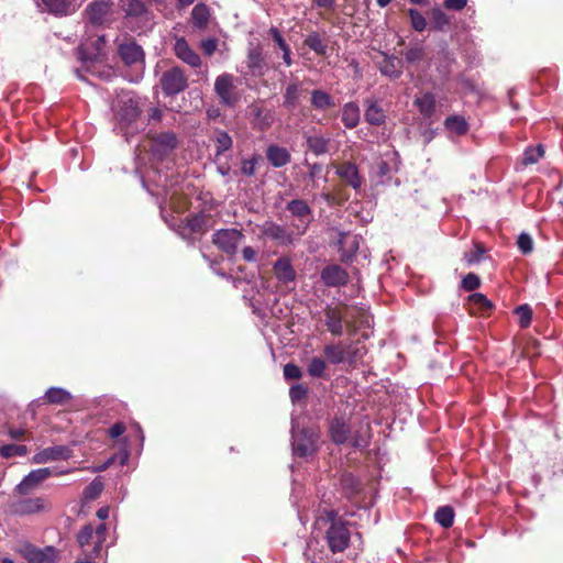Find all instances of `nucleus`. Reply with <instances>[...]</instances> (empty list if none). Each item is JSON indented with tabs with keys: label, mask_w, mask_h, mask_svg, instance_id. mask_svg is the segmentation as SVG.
Returning <instances> with one entry per match:
<instances>
[{
	"label": "nucleus",
	"mask_w": 563,
	"mask_h": 563,
	"mask_svg": "<svg viewBox=\"0 0 563 563\" xmlns=\"http://www.w3.org/2000/svg\"><path fill=\"white\" fill-rule=\"evenodd\" d=\"M408 14L410 16L411 26L416 31L422 32L427 26L424 16L416 9H409Z\"/></svg>",
	"instance_id": "nucleus-44"
},
{
	"label": "nucleus",
	"mask_w": 563,
	"mask_h": 563,
	"mask_svg": "<svg viewBox=\"0 0 563 563\" xmlns=\"http://www.w3.org/2000/svg\"><path fill=\"white\" fill-rule=\"evenodd\" d=\"M163 91L170 96L177 95L187 88V77L180 67H173L163 73L161 78Z\"/></svg>",
	"instance_id": "nucleus-3"
},
{
	"label": "nucleus",
	"mask_w": 563,
	"mask_h": 563,
	"mask_svg": "<svg viewBox=\"0 0 563 563\" xmlns=\"http://www.w3.org/2000/svg\"><path fill=\"white\" fill-rule=\"evenodd\" d=\"M330 433L333 442L342 444L346 442L350 434V429L344 421L335 419L331 423Z\"/></svg>",
	"instance_id": "nucleus-31"
},
{
	"label": "nucleus",
	"mask_w": 563,
	"mask_h": 563,
	"mask_svg": "<svg viewBox=\"0 0 563 563\" xmlns=\"http://www.w3.org/2000/svg\"><path fill=\"white\" fill-rule=\"evenodd\" d=\"M330 520L331 525L325 536L328 547L333 553L342 552L349 547L350 531L343 523L333 521L332 518Z\"/></svg>",
	"instance_id": "nucleus-2"
},
{
	"label": "nucleus",
	"mask_w": 563,
	"mask_h": 563,
	"mask_svg": "<svg viewBox=\"0 0 563 563\" xmlns=\"http://www.w3.org/2000/svg\"><path fill=\"white\" fill-rule=\"evenodd\" d=\"M260 158L257 156H253L250 159H243L241 165V173L245 176H253L256 172V165Z\"/></svg>",
	"instance_id": "nucleus-55"
},
{
	"label": "nucleus",
	"mask_w": 563,
	"mask_h": 563,
	"mask_svg": "<svg viewBox=\"0 0 563 563\" xmlns=\"http://www.w3.org/2000/svg\"><path fill=\"white\" fill-rule=\"evenodd\" d=\"M45 399L48 404L65 405L71 399V395L66 389L51 387L45 394Z\"/></svg>",
	"instance_id": "nucleus-34"
},
{
	"label": "nucleus",
	"mask_w": 563,
	"mask_h": 563,
	"mask_svg": "<svg viewBox=\"0 0 563 563\" xmlns=\"http://www.w3.org/2000/svg\"><path fill=\"white\" fill-rule=\"evenodd\" d=\"M112 3L109 1H96L88 5L87 15L93 24H101L111 13Z\"/></svg>",
	"instance_id": "nucleus-20"
},
{
	"label": "nucleus",
	"mask_w": 563,
	"mask_h": 563,
	"mask_svg": "<svg viewBox=\"0 0 563 563\" xmlns=\"http://www.w3.org/2000/svg\"><path fill=\"white\" fill-rule=\"evenodd\" d=\"M42 3L48 12L57 15L66 14L69 7L67 0H42Z\"/></svg>",
	"instance_id": "nucleus-40"
},
{
	"label": "nucleus",
	"mask_w": 563,
	"mask_h": 563,
	"mask_svg": "<svg viewBox=\"0 0 563 563\" xmlns=\"http://www.w3.org/2000/svg\"><path fill=\"white\" fill-rule=\"evenodd\" d=\"M517 245H518V249L523 253V254H529L532 252L533 250V241H532V238L527 234V233H521L519 236H518V240H517Z\"/></svg>",
	"instance_id": "nucleus-54"
},
{
	"label": "nucleus",
	"mask_w": 563,
	"mask_h": 563,
	"mask_svg": "<svg viewBox=\"0 0 563 563\" xmlns=\"http://www.w3.org/2000/svg\"><path fill=\"white\" fill-rule=\"evenodd\" d=\"M175 55L185 64L192 68H199L201 66V58L199 54L194 51L185 37H176L174 44Z\"/></svg>",
	"instance_id": "nucleus-9"
},
{
	"label": "nucleus",
	"mask_w": 563,
	"mask_h": 563,
	"mask_svg": "<svg viewBox=\"0 0 563 563\" xmlns=\"http://www.w3.org/2000/svg\"><path fill=\"white\" fill-rule=\"evenodd\" d=\"M71 456V450L64 445L46 448L33 456V462L44 464L58 460H68Z\"/></svg>",
	"instance_id": "nucleus-14"
},
{
	"label": "nucleus",
	"mask_w": 563,
	"mask_h": 563,
	"mask_svg": "<svg viewBox=\"0 0 563 563\" xmlns=\"http://www.w3.org/2000/svg\"><path fill=\"white\" fill-rule=\"evenodd\" d=\"M544 154V150L542 145H538L537 147H528L523 153L522 163L525 165H531L537 163Z\"/></svg>",
	"instance_id": "nucleus-41"
},
{
	"label": "nucleus",
	"mask_w": 563,
	"mask_h": 563,
	"mask_svg": "<svg viewBox=\"0 0 563 563\" xmlns=\"http://www.w3.org/2000/svg\"><path fill=\"white\" fill-rule=\"evenodd\" d=\"M187 225L194 233H201L206 230L207 219L203 214H195L187 219Z\"/></svg>",
	"instance_id": "nucleus-43"
},
{
	"label": "nucleus",
	"mask_w": 563,
	"mask_h": 563,
	"mask_svg": "<svg viewBox=\"0 0 563 563\" xmlns=\"http://www.w3.org/2000/svg\"><path fill=\"white\" fill-rule=\"evenodd\" d=\"M268 34L272 36V38L276 42V44L278 45L279 49L283 51V59H284V63L287 65V66H291L292 64V59H291V52H290V47L289 45L286 43V41L284 40V37L282 36L280 32L278 31V29L272 26L268 31Z\"/></svg>",
	"instance_id": "nucleus-32"
},
{
	"label": "nucleus",
	"mask_w": 563,
	"mask_h": 563,
	"mask_svg": "<svg viewBox=\"0 0 563 563\" xmlns=\"http://www.w3.org/2000/svg\"><path fill=\"white\" fill-rule=\"evenodd\" d=\"M338 176L354 189L361 188L363 179L358 174V169L353 163H343L336 167Z\"/></svg>",
	"instance_id": "nucleus-17"
},
{
	"label": "nucleus",
	"mask_w": 563,
	"mask_h": 563,
	"mask_svg": "<svg viewBox=\"0 0 563 563\" xmlns=\"http://www.w3.org/2000/svg\"><path fill=\"white\" fill-rule=\"evenodd\" d=\"M104 536H106V525L101 523L96 528V530H93V537H95L93 553L96 555H98L101 550V547L106 539Z\"/></svg>",
	"instance_id": "nucleus-52"
},
{
	"label": "nucleus",
	"mask_w": 563,
	"mask_h": 563,
	"mask_svg": "<svg viewBox=\"0 0 563 563\" xmlns=\"http://www.w3.org/2000/svg\"><path fill=\"white\" fill-rule=\"evenodd\" d=\"M301 87L297 82L289 84L284 93V107L294 110L300 100Z\"/></svg>",
	"instance_id": "nucleus-30"
},
{
	"label": "nucleus",
	"mask_w": 563,
	"mask_h": 563,
	"mask_svg": "<svg viewBox=\"0 0 563 563\" xmlns=\"http://www.w3.org/2000/svg\"><path fill=\"white\" fill-rule=\"evenodd\" d=\"M176 145V135L172 132H164L153 139L152 150L155 155L163 157L169 154Z\"/></svg>",
	"instance_id": "nucleus-16"
},
{
	"label": "nucleus",
	"mask_w": 563,
	"mask_h": 563,
	"mask_svg": "<svg viewBox=\"0 0 563 563\" xmlns=\"http://www.w3.org/2000/svg\"><path fill=\"white\" fill-rule=\"evenodd\" d=\"M399 63L396 57L385 56L384 62L379 66L380 73L390 78H398L401 74Z\"/></svg>",
	"instance_id": "nucleus-38"
},
{
	"label": "nucleus",
	"mask_w": 563,
	"mask_h": 563,
	"mask_svg": "<svg viewBox=\"0 0 563 563\" xmlns=\"http://www.w3.org/2000/svg\"><path fill=\"white\" fill-rule=\"evenodd\" d=\"M324 322L329 332L340 336L343 334V313L338 308L328 307L324 310Z\"/></svg>",
	"instance_id": "nucleus-21"
},
{
	"label": "nucleus",
	"mask_w": 563,
	"mask_h": 563,
	"mask_svg": "<svg viewBox=\"0 0 563 563\" xmlns=\"http://www.w3.org/2000/svg\"><path fill=\"white\" fill-rule=\"evenodd\" d=\"M339 246L343 257H351L360 247V236L352 233H340Z\"/></svg>",
	"instance_id": "nucleus-23"
},
{
	"label": "nucleus",
	"mask_w": 563,
	"mask_h": 563,
	"mask_svg": "<svg viewBox=\"0 0 563 563\" xmlns=\"http://www.w3.org/2000/svg\"><path fill=\"white\" fill-rule=\"evenodd\" d=\"M104 37L103 36H98L95 41V46H96V53H89L86 58L88 59H93V58H97L99 55H101V49H102V46L104 45Z\"/></svg>",
	"instance_id": "nucleus-63"
},
{
	"label": "nucleus",
	"mask_w": 563,
	"mask_h": 563,
	"mask_svg": "<svg viewBox=\"0 0 563 563\" xmlns=\"http://www.w3.org/2000/svg\"><path fill=\"white\" fill-rule=\"evenodd\" d=\"M214 91L221 103L233 107L238 101L235 93L234 77L231 74H222L216 78Z\"/></svg>",
	"instance_id": "nucleus-6"
},
{
	"label": "nucleus",
	"mask_w": 563,
	"mask_h": 563,
	"mask_svg": "<svg viewBox=\"0 0 563 563\" xmlns=\"http://www.w3.org/2000/svg\"><path fill=\"white\" fill-rule=\"evenodd\" d=\"M423 54V48L417 46L408 49L405 54V57L409 63H416L422 59Z\"/></svg>",
	"instance_id": "nucleus-60"
},
{
	"label": "nucleus",
	"mask_w": 563,
	"mask_h": 563,
	"mask_svg": "<svg viewBox=\"0 0 563 563\" xmlns=\"http://www.w3.org/2000/svg\"><path fill=\"white\" fill-rule=\"evenodd\" d=\"M361 111L355 102H347L342 108L341 120L346 129H354L360 123Z\"/></svg>",
	"instance_id": "nucleus-24"
},
{
	"label": "nucleus",
	"mask_w": 563,
	"mask_h": 563,
	"mask_svg": "<svg viewBox=\"0 0 563 563\" xmlns=\"http://www.w3.org/2000/svg\"><path fill=\"white\" fill-rule=\"evenodd\" d=\"M246 66L253 76L261 77L265 73V58L261 45H250L246 56Z\"/></svg>",
	"instance_id": "nucleus-12"
},
{
	"label": "nucleus",
	"mask_w": 563,
	"mask_h": 563,
	"mask_svg": "<svg viewBox=\"0 0 563 563\" xmlns=\"http://www.w3.org/2000/svg\"><path fill=\"white\" fill-rule=\"evenodd\" d=\"M287 210L303 223L302 230L299 231L297 234L298 236L302 235L306 232L308 223L310 222L311 208L308 206L306 201L295 199L287 205Z\"/></svg>",
	"instance_id": "nucleus-18"
},
{
	"label": "nucleus",
	"mask_w": 563,
	"mask_h": 563,
	"mask_svg": "<svg viewBox=\"0 0 563 563\" xmlns=\"http://www.w3.org/2000/svg\"><path fill=\"white\" fill-rule=\"evenodd\" d=\"M274 275L284 285H287L296 279V271L288 257H279L273 266Z\"/></svg>",
	"instance_id": "nucleus-19"
},
{
	"label": "nucleus",
	"mask_w": 563,
	"mask_h": 563,
	"mask_svg": "<svg viewBox=\"0 0 563 563\" xmlns=\"http://www.w3.org/2000/svg\"><path fill=\"white\" fill-rule=\"evenodd\" d=\"M22 554L30 563H54L57 558L56 550L53 547L38 549L31 544L23 547Z\"/></svg>",
	"instance_id": "nucleus-10"
},
{
	"label": "nucleus",
	"mask_w": 563,
	"mask_h": 563,
	"mask_svg": "<svg viewBox=\"0 0 563 563\" xmlns=\"http://www.w3.org/2000/svg\"><path fill=\"white\" fill-rule=\"evenodd\" d=\"M311 104L318 110H325L334 107V101L329 93L317 89L311 92Z\"/></svg>",
	"instance_id": "nucleus-33"
},
{
	"label": "nucleus",
	"mask_w": 563,
	"mask_h": 563,
	"mask_svg": "<svg viewBox=\"0 0 563 563\" xmlns=\"http://www.w3.org/2000/svg\"><path fill=\"white\" fill-rule=\"evenodd\" d=\"M308 389L301 385L297 384L290 387L289 389V397L292 402H297L301 399H303L307 396Z\"/></svg>",
	"instance_id": "nucleus-58"
},
{
	"label": "nucleus",
	"mask_w": 563,
	"mask_h": 563,
	"mask_svg": "<svg viewBox=\"0 0 563 563\" xmlns=\"http://www.w3.org/2000/svg\"><path fill=\"white\" fill-rule=\"evenodd\" d=\"M210 19V10L203 3H198L191 11V22L196 29L205 30Z\"/></svg>",
	"instance_id": "nucleus-26"
},
{
	"label": "nucleus",
	"mask_w": 563,
	"mask_h": 563,
	"mask_svg": "<svg viewBox=\"0 0 563 563\" xmlns=\"http://www.w3.org/2000/svg\"><path fill=\"white\" fill-rule=\"evenodd\" d=\"M91 540L95 541L93 528L91 525L85 526L77 534V541L81 548L87 545Z\"/></svg>",
	"instance_id": "nucleus-53"
},
{
	"label": "nucleus",
	"mask_w": 563,
	"mask_h": 563,
	"mask_svg": "<svg viewBox=\"0 0 563 563\" xmlns=\"http://www.w3.org/2000/svg\"><path fill=\"white\" fill-rule=\"evenodd\" d=\"M303 43L318 55L324 56L328 52V43L325 38L317 32L309 33Z\"/></svg>",
	"instance_id": "nucleus-29"
},
{
	"label": "nucleus",
	"mask_w": 563,
	"mask_h": 563,
	"mask_svg": "<svg viewBox=\"0 0 563 563\" xmlns=\"http://www.w3.org/2000/svg\"><path fill=\"white\" fill-rule=\"evenodd\" d=\"M125 431V426L121 422H117L114 423L110 429H109V435L113 439H117L119 438L120 435H122Z\"/></svg>",
	"instance_id": "nucleus-64"
},
{
	"label": "nucleus",
	"mask_w": 563,
	"mask_h": 563,
	"mask_svg": "<svg viewBox=\"0 0 563 563\" xmlns=\"http://www.w3.org/2000/svg\"><path fill=\"white\" fill-rule=\"evenodd\" d=\"M242 257L246 262H255L257 258V251L251 246H245L242 250Z\"/></svg>",
	"instance_id": "nucleus-62"
},
{
	"label": "nucleus",
	"mask_w": 563,
	"mask_h": 563,
	"mask_svg": "<svg viewBox=\"0 0 563 563\" xmlns=\"http://www.w3.org/2000/svg\"><path fill=\"white\" fill-rule=\"evenodd\" d=\"M330 140L322 135H312L307 139L309 150L316 155L325 154L329 151Z\"/></svg>",
	"instance_id": "nucleus-37"
},
{
	"label": "nucleus",
	"mask_w": 563,
	"mask_h": 563,
	"mask_svg": "<svg viewBox=\"0 0 563 563\" xmlns=\"http://www.w3.org/2000/svg\"><path fill=\"white\" fill-rule=\"evenodd\" d=\"M52 475V470L48 467L37 468L30 472L21 483L15 487V490L20 495H29L36 489L41 483L47 479Z\"/></svg>",
	"instance_id": "nucleus-8"
},
{
	"label": "nucleus",
	"mask_w": 563,
	"mask_h": 563,
	"mask_svg": "<svg viewBox=\"0 0 563 563\" xmlns=\"http://www.w3.org/2000/svg\"><path fill=\"white\" fill-rule=\"evenodd\" d=\"M415 104L426 119H430L435 111V98L430 92H426L421 97L416 98Z\"/></svg>",
	"instance_id": "nucleus-28"
},
{
	"label": "nucleus",
	"mask_w": 563,
	"mask_h": 563,
	"mask_svg": "<svg viewBox=\"0 0 563 563\" xmlns=\"http://www.w3.org/2000/svg\"><path fill=\"white\" fill-rule=\"evenodd\" d=\"M484 253L485 247L482 244L476 243L474 245V250L466 252L464 254V261L466 262L467 265L477 264L481 261Z\"/></svg>",
	"instance_id": "nucleus-46"
},
{
	"label": "nucleus",
	"mask_w": 563,
	"mask_h": 563,
	"mask_svg": "<svg viewBox=\"0 0 563 563\" xmlns=\"http://www.w3.org/2000/svg\"><path fill=\"white\" fill-rule=\"evenodd\" d=\"M12 511L18 515H31L48 508V501L43 497L25 498L12 504Z\"/></svg>",
	"instance_id": "nucleus-11"
},
{
	"label": "nucleus",
	"mask_w": 563,
	"mask_h": 563,
	"mask_svg": "<svg viewBox=\"0 0 563 563\" xmlns=\"http://www.w3.org/2000/svg\"><path fill=\"white\" fill-rule=\"evenodd\" d=\"M468 301L472 306H476L479 311H486L492 308L490 301L479 292L471 295Z\"/></svg>",
	"instance_id": "nucleus-48"
},
{
	"label": "nucleus",
	"mask_w": 563,
	"mask_h": 563,
	"mask_svg": "<svg viewBox=\"0 0 563 563\" xmlns=\"http://www.w3.org/2000/svg\"><path fill=\"white\" fill-rule=\"evenodd\" d=\"M431 18H432V27H434L437 30H443L444 26H446L449 24V18L439 8L432 9Z\"/></svg>",
	"instance_id": "nucleus-45"
},
{
	"label": "nucleus",
	"mask_w": 563,
	"mask_h": 563,
	"mask_svg": "<svg viewBox=\"0 0 563 563\" xmlns=\"http://www.w3.org/2000/svg\"><path fill=\"white\" fill-rule=\"evenodd\" d=\"M481 286V279L477 275L470 273L467 274L463 280H462V287L467 290L472 291L477 289Z\"/></svg>",
	"instance_id": "nucleus-57"
},
{
	"label": "nucleus",
	"mask_w": 563,
	"mask_h": 563,
	"mask_svg": "<svg viewBox=\"0 0 563 563\" xmlns=\"http://www.w3.org/2000/svg\"><path fill=\"white\" fill-rule=\"evenodd\" d=\"M103 489V484L95 479L92 481L84 490V495L86 499L93 500L99 497Z\"/></svg>",
	"instance_id": "nucleus-50"
},
{
	"label": "nucleus",
	"mask_w": 563,
	"mask_h": 563,
	"mask_svg": "<svg viewBox=\"0 0 563 563\" xmlns=\"http://www.w3.org/2000/svg\"><path fill=\"white\" fill-rule=\"evenodd\" d=\"M516 314L519 318V323L522 328L529 327L532 319V310L528 305L519 306L515 310Z\"/></svg>",
	"instance_id": "nucleus-49"
},
{
	"label": "nucleus",
	"mask_w": 563,
	"mask_h": 563,
	"mask_svg": "<svg viewBox=\"0 0 563 563\" xmlns=\"http://www.w3.org/2000/svg\"><path fill=\"white\" fill-rule=\"evenodd\" d=\"M327 368L325 361L321 357H312L308 365V374L312 377H321Z\"/></svg>",
	"instance_id": "nucleus-42"
},
{
	"label": "nucleus",
	"mask_w": 563,
	"mask_h": 563,
	"mask_svg": "<svg viewBox=\"0 0 563 563\" xmlns=\"http://www.w3.org/2000/svg\"><path fill=\"white\" fill-rule=\"evenodd\" d=\"M27 452L25 445L8 444L0 449V453L3 457H11L15 455H25Z\"/></svg>",
	"instance_id": "nucleus-47"
},
{
	"label": "nucleus",
	"mask_w": 563,
	"mask_h": 563,
	"mask_svg": "<svg viewBox=\"0 0 563 563\" xmlns=\"http://www.w3.org/2000/svg\"><path fill=\"white\" fill-rule=\"evenodd\" d=\"M365 106L366 110L364 117L367 123L372 125H382L385 123V111L376 101L367 99Z\"/></svg>",
	"instance_id": "nucleus-22"
},
{
	"label": "nucleus",
	"mask_w": 563,
	"mask_h": 563,
	"mask_svg": "<svg viewBox=\"0 0 563 563\" xmlns=\"http://www.w3.org/2000/svg\"><path fill=\"white\" fill-rule=\"evenodd\" d=\"M262 233L282 245H289L296 240L292 232L274 222H266L262 227Z\"/></svg>",
	"instance_id": "nucleus-13"
},
{
	"label": "nucleus",
	"mask_w": 563,
	"mask_h": 563,
	"mask_svg": "<svg viewBox=\"0 0 563 563\" xmlns=\"http://www.w3.org/2000/svg\"><path fill=\"white\" fill-rule=\"evenodd\" d=\"M445 128L456 135H463L468 131L466 120L461 115H452L445 119Z\"/></svg>",
	"instance_id": "nucleus-35"
},
{
	"label": "nucleus",
	"mask_w": 563,
	"mask_h": 563,
	"mask_svg": "<svg viewBox=\"0 0 563 563\" xmlns=\"http://www.w3.org/2000/svg\"><path fill=\"white\" fill-rule=\"evenodd\" d=\"M120 5L128 16H142L146 7L141 0H120Z\"/></svg>",
	"instance_id": "nucleus-36"
},
{
	"label": "nucleus",
	"mask_w": 563,
	"mask_h": 563,
	"mask_svg": "<svg viewBox=\"0 0 563 563\" xmlns=\"http://www.w3.org/2000/svg\"><path fill=\"white\" fill-rule=\"evenodd\" d=\"M321 279L329 287H338L347 283L349 275L341 266L329 265L322 269Z\"/></svg>",
	"instance_id": "nucleus-15"
},
{
	"label": "nucleus",
	"mask_w": 563,
	"mask_h": 563,
	"mask_svg": "<svg viewBox=\"0 0 563 563\" xmlns=\"http://www.w3.org/2000/svg\"><path fill=\"white\" fill-rule=\"evenodd\" d=\"M200 48L206 56H211L218 48V40L214 37L202 40L200 43Z\"/></svg>",
	"instance_id": "nucleus-59"
},
{
	"label": "nucleus",
	"mask_w": 563,
	"mask_h": 563,
	"mask_svg": "<svg viewBox=\"0 0 563 563\" xmlns=\"http://www.w3.org/2000/svg\"><path fill=\"white\" fill-rule=\"evenodd\" d=\"M244 241V234L238 229H220L212 234V243L228 255H234Z\"/></svg>",
	"instance_id": "nucleus-1"
},
{
	"label": "nucleus",
	"mask_w": 563,
	"mask_h": 563,
	"mask_svg": "<svg viewBox=\"0 0 563 563\" xmlns=\"http://www.w3.org/2000/svg\"><path fill=\"white\" fill-rule=\"evenodd\" d=\"M284 377L288 380L300 379L302 377V371L294 363H287L284 366Z\"/></svg>",
	"instance_id": "nucleus-56"
},
{
	"label": "nucleus",
	"mask_w": 563,
	"mask_h": 563,
	"mask_svg": "<svg viewBox=\"0 0 563 563\" xmlns=\"http://www.w3.org/2000/svg\"><path fill=\"white\" fill-rule=\"evenodd\" d=\"M318 432L313 429H302L292 434V450L298 456H307L316 451Z\"/></svg>",
	"instance_id": "nucleus-4"
},
{
	"label": "nucleus",
	"mask_w": 563,
	"mask_h": 563,
	"mask_svg": "<svg viewBox=\"0 0 563 563\" xmlns=\"http://www.w3.org/2000/svg\"><path fill=\"white\" fill-rule=\"evenodd\" d=\"M119 54L128 66L135 68L137 71L136 78L141 77L144 70V53L142 47L134 42H126L119 46Z\"/></svg>",
	"instance_id": "nucleus-5"
},
{
	"label": "nucleus",
	"mask_w": 563,
	"mask_h": 563,
	"mask_svg": "<svg viewBox=\"0 0 563 563\" xmlns=\"http://www.w3.org/2000/svg\"><path fill=\"white\" fill-rule=\"evenodd\" d=\"M466 3H467V0H445L444 7L448 10L460 11L463 8H465Z\"/></svg>",
	"instance_id": "nucleus-61"
},
{
	"label": "nucleus",
	"mask_w": 563,
	"mask_h": 563,
	"mask_svg": "<svg viewBox=\"0 0 563 563\" xmlns=\"http://www.w3.org/2000/svg\"><path fill=\"white\" fill-rule=\"evenodd\" d=\"M232 146V139L227 132L217 133V152L218 154L228 151Z\"/></svg>",
	"instance_id": "nucleus-51"
},
{
	"label": "nucleus",
	"mask_w": 563,
	"mask_h": 563,
	"mask_svg": "<svg viewBox=\"0 0 563 563\" xmlns=\"http://www.w3.org/2000/svg\"><path fill=\"white\" fill-rule=\"evenodd\" d=\"M121 122L131 123L140 115L139 102L130 95L122 96L113 106Z\"/></svg>",
	"instance_id": "nucleus-7"
},
{
	"label": "nucleus",
	"mask_w": 563,
	"mask_h": 563,
	"mask_svg": "<svg viewBox=\"0 0 563 563\" xmlns=\"http://www.w3.org/2000/svg\"><path fill=\"white\" fill-rule=\"evenodd\" d=\"M435 521L441 525L443 528H450L454 521V512L453 509L449 506L440 507L435 515Z\"/></svg>",
	"instance_id": "nucleus-39"
},
{
	"label": "nucleus",
	"mask_w": 563,
	"mask_h": 563,
	"mask_svg": "<svg viewBox=\"0 0 563 563\" xmlns=\"http://www.w3.org/2000/svg\"><path fill=\"white\" fill-rule=\"evenodd\" d=\"M323 353L331 364H340L347 358V352L341 343L325 345ZM349 360L352 361L351 357Z\"/></svg>",
	"instance_id": "nucleus-27"
},
{
	"label": "nucleus",
	"mask_w": 563,
	"mask_h": 563,
	"mask_svg": "<svg viewBox=\"0 0 563 563\" xmlns=\"http://www.w3.org/2000/svg\"><path fill=\"white\" fill-rule=\"evenodd\" d=\"M266 156H267L268 162L274 167H283L290 162L289 152L286 148L277 146V145H271L267 148Z\"/></svg>",
	"instance_id": "nucleus-25"
}]
</instances>
